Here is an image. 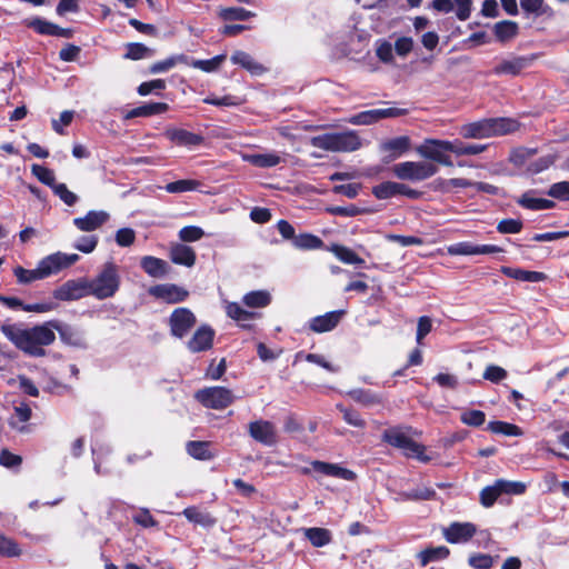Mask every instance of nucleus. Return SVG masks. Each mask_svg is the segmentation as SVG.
I'll use <instances>...</instances> for the list:
<instances>
[{"label": "nucleus", "mask_w": 569, "mask_h": 569, "mask_svg": "<svg viewBox=\"0 0 569 569\" xmlns=\"http://www.w3.org/2000/svg\"><path fill=\"white\" fill-rule=\"evenodd\" d=\"M1 332L19 350L31 357L46 356L44 347L56 340V333L49 321L32 328H22L19 325H2Z\"/></svg>", "instance_id": "obj_1"}, {"label": "nucleus", "mask_w": 569, "mask_h": 569, "mask_svg": "<svg viewBox=\"0 0 569 569\" xmlns=\"http://www.w3.org/2000/svg\"><path fill=\"white\" fill-rule=\"evenodd\" d=\"M517 129L518 122L513 119L492 118L467 123L461 127L460 133L466 139H486L511 133Z\"/></svg>", "instance_id": "obj_2"}, {"label": "nucleus", "mask_w": 569, "mask_h": 569, "mask_svg": "<svg viewBox=\"0 0 569 569\" xmlns=\"http://www.w3.org/2000/svg\"><path fill=\"white\" fill-rule=\"evenodd\" d=\"M120 283L121 277L118 266L113 262H107L94 278L89 279V292L99 300L108 299L117 293Z\"/></svg>", "instance_id": "obj_3"}, {"label": "nucleus", "mask_w": 569, "mask_h": 569, "mask_svg": "<svg viewBox=\"0 0 569 569\" xmlns=\"http://www.w3.org/2000/svg\"><path fill=\"white\" fill-rule=\"evenodd\" d=\"M312 147L330 152H352L361 148V139L355 131L326 133L310 139Z\"/></svg>", "instance_id": "obj_4"}, {"label": "nucleus", "mask_w": 569, "mask_h": 569, "mask_svg": "<svg viewBox=\"0 0 569 569\" xmlns=\"http://www.w3.org/2000/svg\"><path fill=\"white\" fill-rule=\"evenodd\" d=\"M382 439L389 445L402 449L403 453L409 458H416L422 462L430 460V457L425 453V446L413 441L402 428H390L385 430Z\"/></svg>", "instance_id": "obj_5"}, {"label": "nucleus", "mask_w": 569, "mask_h": 569, "mask_svg": "<svg viewBox=\"0 0 569 569\" xmlns=\"http://www.w3.org/2000/svg\"><path fill=\"white\" fill-rule=\"evenodd\" d=\"M395 176L412 182L426 180L438 172V167L427 161H405L392 167Z\"/></svg>", "instance_id": "obj_6"}, {"label": "nucleus", "mask_w": 569, "mask_h": 569, "mask_svg": "<svg viewBox=\"0 0 569 569\" xmlns=\"http://www.w3.org/2000/svg\"><path fill=\"white\" fill-rule=\"evenodd\" d=\"M416 150L425 159L433 160L447 167L452 166V161L447 154V152H451V141L449 140L426 139Z\"/></svg>", "instance_id": "obj_7"}, {"label": "nucleus", "mask_w": 569, "mask_h": 569, "mask_svg": "<svg viewBox=\"0 0 569 569\" xmlns=\"http://www.w3.org/2000/svg\"><path fill=\"white\" fill-rule=\"evenodd\" d=\"M196 399L207 408L221 410L233 402L234 396L224 387H209L198 390Z\"/></svg>", "instance_id": "obj_8"}, {"label": "nucleus", "mask_w": 569, "mask_h": 569, "mask_svg": "<svg viewBox=\"0 0 569 569\" xmlns=\"http://www.w3.org/2000/svg\"><path fill=\"white\" fill-rule=\"evenodd\" d=\"M78 260L79 256L77 253L69 254L58 251L42 258L38 262V267L42 276V279H46L53 274L59 273L61 270L66 268H69Z\"/></svg>", "instance_id": "obj_9"}, {"label": "nucleus", "mask_w": 569, "mask_h": 569, "mask_svg": "<svg viewBox=\"0 0 569 569\" xmlns=\"http://www.w3.org/2000/svg\"><path fill=\"white\" fill-rule=\"evenodd\" d=\"M196 322L194 313L182 307L174 309L168 320L170 333L178 339L184 338L196 326Z\"/></svg>", "instance_id": "obj_10"}, {"label": "nucleus", "mask_w": 569, "mask_h": 569, "mask_svg": "<svg viewBox=\"0 0 569 569\" xmlns=\"http://www.w3.org/2000/svg\"><path fill=\"white\" fill-rule=\"evenodd\" d=\"M406 113L407 110L400 108L372 109L351 116L347 122L353 126H368L381 119L397 118Z\"/></svg>", "instance_id": "obj_11"}, {"label": "nucleus", "mask_w": 569, "mask_h": 569, "mask_svg": "<svg viewBox=\"0 0 569 569\" xmlns=\"http://www.w3.org/2000/svg\"><path fill=\"white\" fill-rule=\"evenodd\" d=\"M87 296H91L87 278L68 280L53 291V297L61 301L79 300Z\"/></svg>", "instance_id": "obj_12"}, {"label": "nucleus", "mask_w": 569, "mask_h": 569, "mask_svg": "<svg viewBox=\"0 0 569 569\" xmlns=\"http://www.w3.org/2000/svg\"><path fill=\"white\" fill-rule=\"evenodd\" d=\"M249 435L258 442L271 447L278 441L276 427L267 420H257L249 423Z\"/></svg>", "instance_id": "obj_13"}, {"label": "nucleus", "mask_w": 569, "mask_h": 569, "mask_svg": "<svg viewBox=\"0 0 569 569\" xmlns=\"http://www.w3.org/2000/svg\"><path fill=\"white\" fill-rule=\"evenodd\" d=\"M110 218L104 210H90L86 216L74 218L73 224L80 231L92 232L103 226Z\"/></svg>", "instance_id": "obj_14"}, {"label": "nucleus", "mask_w": 569, "mask_h": 569, "mask_svg": "<svg viewBox=\"0 0 569 569\" xmlns=\"http://www.w3.org/2000/svg\"><path fill=\"white\" fill-rule=\"evenodd\" d=\"M214 338V330L207 326H200L187 342V348L196 353L210 349Z\"/></svg>", "instance_id": "obj_15"}, {"label": "nucleus", "mask_w": 569, "mask_h": 569, "mask_svg": "<svg viewBox=\"0 0 569 569\" xmlns=\"http://www.w3.org/2000/svg\"><path fill=\"white\" fill-rule=\"evenodd\" d=\"M150 295L161 299L168 303H177L186 300L188 297V291L183 288L167 283V284H157L149 290Z\"/></svg>", "instance_id": "obj_16"}, {"label": "nucleus", "mask_w": 569, "mask_h": 569, "mask_svg": "<svg viewBox=\"0 0 569 569\" xmlns=\"http://www.w3.org/2000/svg\"><path fill=\"white\" fill-rule=\"evenodd\" d=\"M476 533V527L471 522H453L443 530L446 540L450 543H463Z\"/></svg>", "instance_id": "obj_17"}, {"label": "nucleus", "mask_w": 569, "mask_h": 569, "mask_svg": "<svg viewBox=\"0 0 569 569\" xmlns=\"http://www.w3.org/2000/svg\"><path fill=\"white\" fill-rule=\"evenodd\" d=\"M164 136L173 143L183 147H196L203 142V137L184 129L168 128Z\"/></svg>", "instance_id": "obj_18"}, {"label": "nucleus", "mask_w": 569, "mask_h": 569, "mask_svg": "<svg viewBox=\"0 0 569 569\" xmlns=\"http://www.w3.org/2000/svg\"><path fill=\"white\" fill-rule=\"evenodd\" d=\"M230 60L233 64L240 66L252 76H262L268 70L262 63L254 60L251 54L242 50L234 51Z\"/></svg>", "instance_id": "obj_19"}, {"label": "nucleus", "mask_w": 569, "mask_h": 569, "mask_svg": "<svg viewBox=\"0 0 569 569\" xmlns=\"http://www.w3.org/2000/svg\"><path fill=\"white\" fill-rule=\"evenodd\" d=\"M343 315L342 310L327 312L310 320V329L317 333L328 332L335 329Z\"/></svg>", "instance_id": "obj_20"}, {"label": "nucleus", "mask_w": 569, "mask_h": 569, "mask_svg": "<svg viewBox=\"0 0 569 569\" xmlns=\"http://www.w3.org/2000/svg\"><path fill=\"white\" fill-rule=\"evenodd\" d=\"M140 267L143 271L152 278H164L169 272L168 263L153 256H144L140 260Z\"/></svg>", "instance_id": "obj_21"}, {"label": "nucleus", "mask_w": 569, "mask_h": 569, "mask_svg": "<svg viewBox=\"0 0 569 569\" xmlns=\"http://www.w3.org/2000/svg\"><path fill=\"white\" fill-rule=\"evenodd\" d=\"M170 259L176 264L192 267L196 263L194 250L182 243H174L170 248Z\"/></svg>", "instance_id": "obj_22"}, {"label": "nucleus", "mask_w": 569, "mask_h": 569, "mask_svg": "<svg viewBox=\"0 0 569 569\" xmlns=\"http://www.w3.org/2000/svg\"><path fill=\"white\" fill-rule=\"evenodd\" d=\"M52 331H58L60 339L70 346L81 347L83 345L82 337L72 327L61 323L60 321H49Z\"/></svg>", "instance_id": "obj_23"}, {"label": "nucleus", "mask_w": 569, "mask_h": 569, "mask_svg": "<svg viewBox=\"0 0 569 569\" xmlns=\"http://www.w3.org/2000/svg\"><path fill=\"white\" fill-rule=\"evenodd\" d=\"M382 152L389 153L391 159L399 158L410 149V139L407 136L397 137L381 143Z\"/></svg>", "instance_id": "obj_24"}, {"label": "nucleus", "mask_w": 569, "mask_h": 569, "mask_svg": "<svg viewBox=\"0 0 569 569\" xmlns=\"http://www.w3.org/2000/svg\"><path fill=\"white\" fill-rule=\"evenodd\" d=\"M243 159L259 168H271L276 167L280 163L281 158L277 153L270 152V153H253V154H246L243 156Z\"/></svg>", "instance_id": "obj_25"}, {"label": "nucleus", "mask_w": 569, "mask_h": 569, "mask_svg": "<svg viewBox=\"0 0 569 569\" xmlns=\"http://www.w3.org/2000/svg\"><path fill=\"white\" fill-rule=\"evenodd\" d=\"M182 513L190 522L202 527H211L216 522L214 518L211 517L209 512L202 511L196 507H188Z\"/></svg>", "instance_id": "obj_26"}, {"label": "nucleus", "mask_w": 569, "mask_h": 569, "mask_svg": "<svg viewBox=\"0 0 569 569\" xmlns=\"http://www.w3.org/2000/svg\"><path fill=\"white\" fill-rule=\"evenodd\" d=\"M31 417V409L28 405L21 403L17 407H14V413L9 419V425L11 428L18 430V431H24L26 426L24 423L30 419Z\"/></svg>", "instance_id": "obj_27"}, {"label": "nucleus", "mask_w": 569, "mask_h": 569, "mask_svg": "<svg viewBox=\"0 0 569 569\" xmlns=\"http://www.w3.org/2000/svg\"><path fill=\"white\" fill-rule=\"evenodd\" d=\"M305 537L313 547H323L331 541V532L325 528H307L303 529Z\"/></svg>", "instance_id": "obj_28"}, {"label": "nucleus", "mask_w": 569, "mask_h": 569, "mask_svg": "<svg viewBox=\"0 0 569 569\" xmlns=\"http://www.w3.org/2000/svg\"><path fill=\"white\" fill-rule=\"evenodd\" d=\"M502 273L509 278H513L521 281L538 282L545 278V274L537 271H527L517 268L503 267Z\"/></svg>", "instance_id": "obj_29"}, {"label": "nucleus", "mask_w": 569, "mask_h": 569, "mask_svg": "<svg viewBox=\"0 0 569 569\" xmlns=\"http://www.w3.org/2000/svg\"><path fill=\"white\" fill-rule=\"evenodd\" d=\"M331 251L343 263L362 267L365 260L360 258L353 250L343 246H333Z\"/></svg>", "instance_id": "obj_30"}, {"label": "nucleus", "mask_w": 569, "mask_h": 569, "mask_svg": "<svg viewBox=\"0 0 569 569\" xmlns=\"http://www.w3.org/2000/svg\"><path fill=\"white\" fill-rule=\"evenodd\" d=\"M270 302L271 295L267 290L251 291L243 297V303L250 308H263Z\"/></svg>", "instance_id": "obj_31"}, {"label": "nucleus", "mask_w": 569, "mask_h": 569, "mask_svg": "<svg viewBox=\"0 0 569 569\" xmlns=\"http://www.w3.org/2000/svg\"><path fill=\"white\" fill-rule=\"evenodd\" d=\"M518 203L522 206L523 208L530 209V210H543L549 209L553 207V201L543 199V198H536L532 196V193L527 192L525 193L519 200Z\"/></svg>", "instance_id": "obj_32"}, {"label": "nucleus", "mask_w": 569, "mask_h": 569, "mask_svg": "<svg viewBox=\"0 0 569 569\" xmlns=\"http://www.w3.org/2000/svg\"><path fill=\"white\" fill-rule=\"evenodd\" d=\"M293 246L301 250H315L320 249L323 246V241L311 233H302L293 238Z\"/></svg>", "instance_id": "obj_33"}, {"label": "nucleus", "mask_w": 569, "mask_h": 569, "mask_svg": "<svg viewBox=\"0 0 569 569\" xmlns=\"http://www.w3.org/2000/svg\"><path fill=\"white\" fill-rule=\"evenodd\" d=\"M525 67L526 60L522 58H517L500 62L495 67L493 72L496 74H518Z\"/></svg>", "instance_id": "obj_34"}, {"label": "nucleus", "mask_w": 569, "mask_h": 569, "mask_svg": "<svg viewBox=\"0 0 569 569\" xmlns=\"http://www.w3.org/2000/svg\"><path fill=\"white\" fill-rule=\"evenodd\" d=\"M487 149V144H465L460 140L451 141V152L457 156H473L483 152Z\"/></svg>", "instance_id": "obj_35"}, {"label": "nucleus", "mask_w": 569, "mask_h": 569, "mask_svg": "<svg viewBox=\"0 0 569 569\" xmlns=\"http://www.w3.org/2000/svg\"><path fill=\"white\" fill-rule=\"evenodd\" d=\"M493 30L496 37L500 41L505 42L516 37L518 32V24L513 21L505 20L496 23Z\"/></svg>", "instance_id": "obj_36"}, {"label": "nucleus", "mask_w": 569, "mask_h": 569, "mask_svg": "<svg viewBox=\"0 0 569 569\" xmlns=\"http://www.w3.org/2000/svg\"><path fill=\"white\" fill-rule=\"evenodd\" d=\"M187 62H188V57L184 54L172 56L162 61H158V62H154L153 64H151L150 72L151 73H162V72H166V71L172 69L178 63H187Z\"/></svg>", "instance_id": "obj_37"}, {"label": "nucleus", "mask_w": 569, "mask_h": 569, "mask_svg": "<svg viewBox=\"0 0 569 569\" xmlns=\"http://www.w3.org/2000/svg\"><path fill=\"white\" fill-rule=\"evenodd\" d=\"M348 396L365 407H371L380 402V398L369 390L353 389L348 392Z\"/></svg>", "instance_id": "obj_38"}, {"label": "nucleus", "mask_w": 569, "mask_h": 569, "mask_svg": "<svg viewBox=\"0 0 569 569\" xmlns=\"http://www.w3.org/2000/svg\"><path fill=\"white\" fill-rule=\"evenodd\" d=\"M488 429L493 433L510 437H518L522 435V431L518 426L505 421H491L488 423Z\"/></svg>", "instance_id": "obj_39"}, {"label": "nucleus", "mask_w": 569, "mask_h": 569, "mask_svg": "<svg viewBox=\"0 0 569 569\" xmlns=\"http://www.w3.org/2000/svg\"><path fill=\"white\" fill-rule=\"evenodd\" d=\"M201 183L192 179H182L168 183L164 189L169 193H182L197 190Z\"/></svg>", "instance_id": "obj_40"}, {"label": "nucleus", "mask_w": 569, "mask_h": 569, "mask_svg": "<svg viewBox=\"0 0 569 569\" xmlns=\"http://www.w3.org/2000/svg\"><path fill=\"white\" fill-rule=\"evenodd\" d=\"M224 60L226 54H219L209 60H192L190 66L204 72H213L220 68Z\"/></svg>", "instance_id": "obj_41"}, {"label": "nucleus", "mask_w": 569, "mask_h": 569, "mask_svg": "<svg viewBox=\"0 0 569 569\" xmlns=\"http://www.w3.org/2000/svg\"><path fill=\"white\" fill-rule=\"evenodd\" d=\"M13 273L17 277L18 282L22 284L31 283L37 280H42V276L40 273L38 266L34 269H24L18 266L13 269Z\"/></svg>", "instance_id": "obj_42"}, {"label": "nucleus", "mask_w": 569, "mask_h": 569, "mask_svg": "<svg viewBox=\"0 0 569 569\" xmlns=\"http://www.w3.org/2000/svg\"><path fill=\"white\" fill-rule=\"evenodd\" d=\"M209 445L204 441H189L187 443V452L200 460H208L212 457V455L209 451Z\"/></svg>", "instance_id": "obj_43"}, {"label": "nucleus", "mask_w": 569, "mask_h": 569, "mask_svg": "<svg viewBox=\"0 0 569 569\" xmlns=\"http://www.w3.org/2000/svg\"><path fill=\"white\" fill-rule=\"evenodd\" d=\"M398 182L386 181L372 189V193L377 199L383 200L398 196Z\"/></svg>", "instance_id": "obj_44"}, {"label": "nucleus", "mask_w": 569, "mask_h": 569, "mask_svg": "<svg viewBox=\"0 0 569 569\" xmlns=\"http://www.w3.org/2000/svg\"><path fill=\"white\" fill-rule=\"evenodd\" d=\"M31 172L38 178L40 182L50 187L52 190L54 189V186L58 184L56 182L53 171L41 164H32Z\"/></svg>", "instance_id": "obj_45"}, {"label": "nucleus", "mask_w": 569, "mask_h": 569, "mask_svg": "<svg viewBox=\"0 0 569 569\" xmlns=\"http://www.w3.org/2000/svg\"><path fill=\"white\" fill-rule=\"evenodd\" d=\"M449 555V550L446 547H436L421 551L419 559L422 566H427L429 562L443 559Z\"/></svg>", "instance_id": "obj_46"}, {"label": "nucleus", "mask_w": 569, "mask_h": 569, "mask_svg": "<svg viewBox=\"0 0 569 569\" xmlns=\"http://www.w3.org/2000/svg\"><path fill=\"white\" fill-rule=\"evenodd\" d=\"M256 13L243 8H226L220 11V17L224 20H248Z\"/></svg>", "instance_id": "obj_47"}, {"label": "nucleus", "mask_w": 569, "mask_h": 569, "mask_svg": "<svg viewBox=\"0 0 569 569\" xmlns=\"http://www.w3.org/2000/svg\"><path fill=\"white\" fill-rule=\"evenodd\" d=\"M460 420L467 426L479 427L483 425L486 415L480 410H465L460 416Z\"/></svg>", "instance_id": "obj_48"}, {"label": "nucleus", "mask_w": 569, "mask_h": 569, "mask_svg": "<svg viewBox=\"0 0 569 569\" xmlns=\"http://www.w3.org/2000/svg\"><path fill=\"white\" fill-rule=\"evenodd\" d=\"M151 54V50L142 43H129L127 46L126 59L140 60Z\"/></svg>", "instance_id": "obj_49"}, {"label": "nucleus", "mask_w": 569, "mask_h": 569, "mask_svg": "<svg viewBox=\"0 0 569 569\" xmlns=\"http://www.w3.org/2000/svg\"><path fill=\"white\" fill-rule=\"evenodd\" d=\"M337 408L340 410V412L342 413L343 420L348 425L357 427V428H363L366 426V421L361 418L360 413L357 412L356 410L345 408L341 405H338Z\"/></svg>", "instance_id": "obj_50"}, {"label": "nucleus", "mask_w": 569, "mask_h": 569, "mask_svg": "<svg viewBox=\"0 0 569 569\" xmlns=\"http://www.w3.org/2000/svg\"><path fill=\"white\" fill-rule=\"evenodd\" d=\"M27 26L29 28H32L38 33L44 36H53V31L56 30L54 23L49 22L41 18H34L32 20L27 21Z\"/></svg>", "instance_id": "obj_51"}, {"label": "nucleus", "mask_w": 569, "mask_h": 569, "mask_svg": "<svg viewBox=\"0 0 569 569\" xmlns=\"http://www.w3.org/2000/svg\"><path fill=\"white\" fill-rule=\"evenodd\" d=\"M52 191L67 206H74L79 200V197L74 192L70 191L64 183H58L57 186H54V189Z\"/></svg>", "instance_id": "obj_52"}, {"label": "nucleus", "mask_w": 569, "mask_h": 569, "mask_svg": "<svg viewBox=\"0 0 569 569\" xmlns=\"http://www.w3.org/2000/svg\"><path fill=\"white\" fill-rule=\"evenodd\" d=\"M455 7L457 18L460 21H466L470 18L472 11V0H451Z\"/></svg>", "instance_id": "obj_53"}, {"label": "nucleus", "mask_w": 569, "mask_h": 569, "mask_svg": "<svg viewBox=\"0 0 569 569\" xmlns=\"http://www.w3.org/2000/svg\"><path fill=\"white\" fill-rule=\"evenodd\" d=\"M204 236V231L197 226H187L179 231L180 240L184 242H193L200 240Z\"/></svg>", "instance_id": "obj_54"}, {"label": "nucleus", "mask_w": 569, "mask_h": 569, "mask_svg": "<svg viewBox=\"0 0 569 569\" xmlns=\"http://www.w3.org/2000/svg\"><path fill=\"white\" fill-rule=\"evenodd\" d=\"M227 315L237 321H247L252 318V313L244 310L237 302H229L226 307Z\"/></svg>", "instance_id": "obj_55"}, {"label": "nucleus", "mask_w": 569, "mask_h": 569, "mask_svg": "<svg viewBox=\"0 0 569 569\" xmlns=\"http://www.w3.org/2000/svg\"><path fill=\"white\" fill-rule=\"evenodd\" d=\"M0 555L4 557H18L21 555V550L12 539L0 535Z\"/></svg>", "instance_id": "obj_56"}, {"label": "nucleus", "mask_w": 569, "mask_h": 569, "mask_svg": "<svg viewBox=\"0 0 569 569\" xmlns=\"http://www.w3.org/2000/svg\"><path fill=\"white\" fill-rule=\"evenodd\" d=\"M496 482L498 485V488L500 489L501 495H521L526 490V486L522 482L507 480H497Z\"/></svg>", "instance_id": "obj_57"}, {"label": "nucleus", "mask_w": 569, "mask_h": 569, "mask_svg": "<svg viewBox=\"0 0 569 569\" xmlns=\"http://www.w3.org/2000/svg\"><path fill=\"white\" fill-rule=\"evenodd\" d=\"M97 244H98V237L94 234H90V236L80 237L74 242L73 247L83 253H90L96 249Z\"/></svg>", "instance_id": "obj_58"}, {"label": "nucleus", "mask_w": 569, "mask_h": 569, "mask_svg": "<svg viewBox=\"0 0 569 569\" xmlns=\"http://www.w3.org/2000/svg\"><path fill=\"white\" fill-rule=\"evenodd\" d=\"M448 253L451 256H472L476 254V244L471 242H458L448 247Z\"/></svg>", "instance_id": "obj_59"}, {"label": "nucleus", "mask_w": 569, "mask_h": 569, "mask_svg": "<svg viewBox=\"0 0 569 569\" xmlns=\"http://www.w3.org/2000/svg\"><path fill=\"white\" fill-rule=\"evenodd\" d=\"M507 375L508 373L503 368H501L499 366L490 365L483 371L482 377H483V379H486L490 382L498 383L501 380H503L507 377Z\"/></svg>", "instance_id": "obj_60"}, {"label": "nucleus", "mask_w": 569, "mask_h": 569, "mask_svg": "<svg viewBox=\"0 0 569 569\" xmlns=\"http://www.w3.org/2000/svg\"><path fill=\"white\" fill-rule=\"evenodd\" d=\"M500 495V489L498 488L497 482H495L493 486L482 489L480 493L481 503L485 507H491Z\"/></svg>", "instance_id": "obj_61"}, {"label": "nucleus", "mask_w": 569, "mask_h": 569, "mask_svg": "<svg viewBox=\"0 0 569 569\" xmlns=\"http://www.w3.org/2000/svg\"><path fill=\"white\" fill-rule=\"evenodd\" d=\"M435 495V490L429 488H417L402 493L403 498L407 500H429L432 499Z\"/></svg>", "instance_id": "obj_62"}, {"label": "nucleus", "mask_w": 569, "mask_h": 569, "mask_svg": "<svg viewBox=\"0 0 569 569\" xmlns=\"http://www.w3.org/2000/svg\"><path fill=\"white\" fill-rule=\"evenodd\" d=\"M136 240V232L131 228H121L116 232V242L120 247H129Z\"/></svg>", "instance_id": "obj_63"}, {"label": "nucleus", "mask_w": 569, "mask_h": 569, "mask_svg": "<svg viewBox=\"0 0 569 569\" xmlns=\"http://www.w3.org/2000/svg\"><path fill=\"white\" fill-rule=\"evenodd\" d=\"M548 194L560 200H569V182L561 181L553 183L550 187Z\"/></svg>", "instance_id": "obj_64"}]
</instances>
